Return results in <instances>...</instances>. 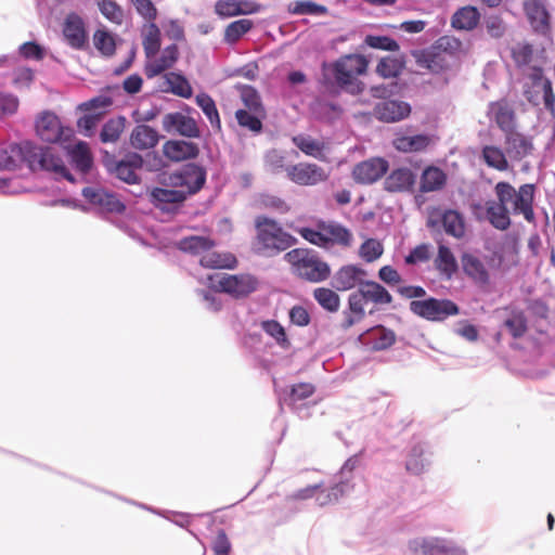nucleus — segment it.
<instances>
[{"label":"nucleus","instance_id":"nucleus-59","mask_svg":"<svg viewBox=\"0 0 555 555\" xmlns=\"http://www.w3.org/2000/svg\"><path fill=\"white\" fill-rule=\"evenodd\" d=\"M402 65L399 60L395 57H384L379 61L376 72L384 78L396 77L400 74Z\"/></svg>","mask_w":555,"mask_h":555},{"label":"nucleus","instance_id":"nucleus-11","mask_svg":"<svg viewBox=\"0 0 555 555\" xmlns=\"http://www.w3.org/2000/svg\"><path fill=\"white\" fill-rule=\"evenodd\" d=\"M170 181L173 186L179 188L185 194L186 198L203 188L206 182V171L202 166L190 163L184 165L179 172L172 175Z\"/></svg>","mask_w":555,"mask_h":555},{"label":"nucleus","instance_id":"nucleus-30","mask_svg":"<svg viewBox=\"0 0 555 555\" xmlns=\"http://www.w3.org/2000/svg\"><path fill=\"white\" fill-rule=\"evenodd\" d=\"M462 267L465 274L477 285L486 286L490 283V274L485 263L478 257L464 254L462 257Z\"/></svg>","mask_w":555,"mask_h":555},{"label":"nucleus","instance_id":"nucleus-34","mask_svg":"<svg viewBox=\"0 0 555 555\" xmlns=\"http://www.w3.org/2000/svg\"><path fill=\"white\" fill-rule=\"evenodd\" d=\"M158 133L147 125H138L130 135V144L137 150L153 149L158 143Z\"/></svg>","mask_w":555,"mask_h":555},{"label":"nucleus","instance_id":"nucleus-52","mask_svg":"<svg viewBox=\"0 0 555 555\" xmlns=\"http://www.w3.org/2000/svg\"><path fill=\"white\" fill-rule=\"evenodd\" d=\"M253 26L254 24L250 20L234 21L225 27L223 39L227 43L233 44L247 34Z\"/></svg>","mask_w":555,"mask_h":555},{"label":"nucleus","instance_id":"nucleus-64","mask_svg":"<svg viewBox=\"0 0 555 555\" xmlns=\"http://www.w3.org/2000/svg\"><path fill=\"white\" fill-rule=\"evenodd\" d=\"M437 555H468L467 551L452 540L439 537Z\"/></svg>","mask_w":555,"mask_h":555},{"label":"nucleus","instance_id":"nucleus-40","mask_svg":"<svg viewBox=\"0 0 555 555\" xmlns=\"http://www.w3.org/2000/svg\"><path fill=\"white\" fill-rule=\"evenodd\" d=\"M447 182L446 173L438 167H427L421 177L420 190L423 193L441 190Z\"/></svg>","mask_w":555,"mask_h":555},{"label":"nucleus","instance_id":"nucleus-62","mask_svg":"<svg viewBox=\"0 0 555 555\" xmlns=\"http://www.w3.org/2000/svg\"><path fill=\"white\" fill-rule=\"evenodd\" d=\"M298 233L311 244L326 248L322 223H319L317 229L302 227L298 229Z\"/></svg>","mask_w":555,"mask_h":555},{"label":"nucleus","instance_id":"nucleus-49","mask_svg":"<svg viewBox=\"0 0 555 555\" xmlns=\"http://www.w3.org/2000/svg\"><path fill=\"white\" fill-rule=\"evenodd\" d=\"M293 143L306 155L318 159L323 158L324 143L322 141L310 135L298 134L293 137Z\"/></svg>","mask_w":555,"mask_h":555},{"label":"nucleus","instance_id":"nucleus-61","mask_svg":"<svg viewBox=\"0 0 555 555\" xmlns=\"http://www.w3.org/2000/svg\"><path fill=\"white\" fill-rule=\"evenodd\" d=\"M236 120L241 127L247 128L253 132H260L262 129V124L260 119L245 109H237L235 113Z\"/></svg>","mask_w":555,"mask_h":555},{"label":"nucleus","instance_id":"nucleus-57","mask_svg":"<svg viewBox=\"0 0 555 555\" xmlns=\"http://www.w3.org/2000/svg\"><path fill=\"white\" fill-rule=\"evenodd\" d=\"M504 326L515 338L521 337L527 331V319L522 312H513L504 322Z\"/></svg>","mask_w":555,"mask_h":555},{"label":"nucleus","instance_id":"nucleus-24","mask_svg":"<svg viewBox=\"0 0 555 555\" xmlns=\"http://www.w3.org/2000/svg\"><path fill=\"white\" fill-rule=\"evenodd\" d=\"M179 56V50L176 44L166 47L159 57L149 59L145 65V74L149 78H153L164 70L173 66Z\"/></svg>","mask_w":555,"mask_h":555},{"label":"nucleus","instance_id":"nucleus-44","mask_svg":"<svg viewBox=\"0 0 555 555\" xmlns=\"http://www.w3.org/2000/svg\"><path fill=\"white\" fill-rule=\"evenodd\" d=\"M214 245V242L208 237L197 235L188 236L178 242L180 250L201 257Z\"/></svg>","mask_w":555,"mask_h":555},{"label":"nucleus","instance_id":"nucleus-3","mask_svg":"<svg viewBox=\"0 0 555 555\" xmlns=\"http://www.w3.org/2000/svg\"><path fill=\"white\" fill-rule=\"evenodd\" d=\"M366 68L367 62L362 55H346L334 63L323 65V82L327 87L358 94L363 90L359 76L364 74Z\"/></svg>","mask_w":555,"mask_h":555},{"label":"nucleus","instance_id":"nucleus-33","mask_svg":"<svg viewBox=\"0 0 555 555\" xmlns=\"http://www.w3.org/2000/svg\"><path fill=\"white\" fill-rule=\"evenodd\" d=\"M75 168L82 175L89 172L92 167V156L86 142L79 141L73 146L63 144Z\"/></svg>","mask_w":555,"mask_h":555},{"label":"nucleus","instance_id":"nucleus-29","mask_svg":"<svg viewBox=\"0 0 555 555\" xmlns=\"http://www.w3.org/2000/svg\"><path fill=\"white\" fill-rule=\"evenodd\" d=\"M363 344L373 350H385L393 345L396 335L391 330L384 326H376L360 336Z\"/></svg>","mask_w":555,"mask_h":555},{"label":"nucleus","instance_id":"nucleus-21","mask_svg":"<svg viewBox=\"0 0 555 555\" xmlns=\"http://www.w3.org/2000/svg\"><path fill=\"white\" fill-rule=\"evenodd\" d=\"M504 145L506 154L512 160H521L533 150L531 140L517 131L505 134Z\"/></svg>","mask_w":555,"mask_h":555},{"label":"nucleus","instance_id":"nucleus-41","mask_svg":"<svg viewBox=\"0 0 555 555\" xmlns=\"http://www.w3.org/2000/svg\"><path fill=\"white\" fill-rule=\"evenodd\" d=\"M142 44L147 59L156 56L160 48V30L155 23L142 27Z\"/></svg>","mask_w":555,"mask_h":555},{"label":"nucleus","instance_id":"nucleus-63","mask_svg":"<svg viewBox=\"0 0 555 555\" xmlns=\"http://www.w3.org/2000/svg\"><path fill=\"white\" fill-rule=\"evenodd\" d=\"M18 99L12 93L0 91V119L11 116L17 112Z\"/></svg>","mask_w":555,"mask_h":555},{"label":"nucleus","instance_id":"nucleus-45","mask_svg":"<svg viewBox=\"0 0 555 555\" xmlns=\"http://www.w3.org/2000/svg\"><path fill=\"white\" fill-rule=\"evenodd\" d=\"M439 537H416L408 542V551L412 555H437Z\"/></svg>","mask_w":555,"mask_h":555},{"label":"nucleus","instance_id":"nucleus-48","mask_svg":"<svg viewBox=\"0 0 555 555\" xmlns=\"http://www.w3.org/2000/svg\"><path fill=\"white\" fill-rule=\"evenodd\" d=\"M195 102L197 106L201 107L207 119L209 120L211 127L216 130L221 129V120L219 116V112L217 109L216 103L212 98L205 93H198L195 98Z\"/></svg>","mask_w":555,"mask_h":555},{"label":"nucleus","instance_id":"nucleus-15","mask_svg":"<svg viewBox=\"0 0 555 555\" xmlns=\"http://www.w3.org/2000/svg\"><path fill=\"white\" fill-rule=\"evenodd\" d=\"M286 172L288 179L299 185H314L327 178L323 168L315 164L293 165L286 168Z\"/></svg>","mask_w":555,"mask_h":555},{"label":"nucleus","instance_id":"nucleus-36","mask_svg":"<svg viewBox=\"0 0 555 555\" xmlns=\"http://www.w3.org/2000/svg\"><path fill=\"white\" fill-rule=\"evenodd\" d=\"M322 224L326 248L333 244H338L345 247L350 246L352 234L347 228L336 222H322Z\"/></svg>","mask_w":555,"mask_h":555},{"label":"nucleus","instance_id":"nucleus-53","mask_svg":"<svg viewBox=\"0 0 555 555\" xmlns=\"http://www.w3.org/2000/svg\"><path fill=\"white\" fill-rule=\"evenodd\" d=\"M313 297L323 309L330 312L338 311L340 298L333 289L325 287L315 288Z\"/></svg>","mask_w":555,"mask_h":555},{"label":"nucleus","instance_id":"nucleus-60","mask_svg":"<svg viewBox=\"0 0 555 555\" xmlns=\"http://www.w3.org/2000/svg\"><path fill=\"white\" fill-rule=\"evenodd\" d=\"M360 256L366 262H373L383 254V245L373 238L366 240L360 247Z\"/></svg>","mask_w":555,"mask_h":555},{"label":"nucleus","instance_id":"nucleus-6","mask_svg":"<svg viewBox=\"0 0 555 555\" xmlns=\"http://www.w3.org/2000/svg\"><path fill=\"white\" fill-rule=\"evenodd\" d=\"M360 464L358 455L350 456L341 466L336 475V481L327 488L322 490L317 496V504L319 506H326L337 503L341 498L349 495L356 487L354 470Z\"/></svg>","mask_w":555,"mask_h":555},{"label":"nucleus","instance_id":"nucleus-58","mask_svg":"<svg viewBox=\"0 0 555 555\" xmlns=\"http://www.w3.org/2000/svg\"><path fill=\"white\" fill-rule=\"evenodd\" d=\"M244 105L255 114L262 113V104L259 93L253 87H244L241 92Z\"/></svg>","mask_w":555,"mask_h":555},{"label":"nucleus","instance_id":"nucleus-16","mask_svg":"<svg viewBox=\"0 0 555 555\" xmlns=\"http://www.w3.org/2000/svg\"><path fill=\"white\" fill-rule=\"evenodd\" d=\"M367 272L359 266L347 264L341 267L332 279V286L339 292H346L354 287L360 288L365 281Z\"/></svg>","mask_w":555,"mask_h":555},{"label":"nucleus","instance_id":"nucleus-37","mask_svg":"<svg viewBox=\"0 0 555 555\" xmlns=\"http://www.w3.org/2000/svg\"><path fill=\"white\" fill-rule=\"evenodd\" d=\"M360 293L363 295L366 302H374L376 305H387L392 301V297L389 292L374 281H365L361 284L360 288H358Z\"/></svg>","mask_w":555,"mask_h":555},{"label":"nucleus","instance_id":"nucleus-51","mask_svg":"<svg viewBox=\"0 0 555 555\" xmlns=\"http://www.w3.org/2000/svg\"><path fill=\"white\" fill-rule=\"evenodd\" d=\"M288 12L294 15L320 16L327 13V8L313 1H293L288 4Z\"/></svg>","mask_w":555,"mask_h":555},{"label":"nucleus","instance_id":"nucleus-14","mask_svg":"<svg viewBox=\"0 0 555 555\" xmlns=\"http://www.w3.org/2000/svg\"><path fill=\"white\" fill-rule=\"evenodd\" d=\"M143 166V158L137 153H129L122 159L108 164V170L119 180L135 184L140 181L139 170Z\"/></svg>","mask_w":555,"mask_h":555},{"label":"nucleus","instance_id":"nucleus-19","mask_svg":"<svg viewBox=\"0 0 555 555\" xmlns=\"http://www.w3.org/2000/svg\"><path fill=\"white\" fill-rule=\"evenodd\" d=\"M82 195L89 203L96 205L104 210L120 212L125 209L124 204L118 199V197L104 189L93 186L85 188L82 190Z\"/></svg>","mask_w":555,"mask_h":555},{"label":"nucleus","instance_id":"nucleus-54","mask_svg":"<svg viewBox=\"0 0 555 555\" xmlns=\"http://www.w3.org/2000/svg\"><path fill=\"white\" fill-rule=\"evenodd\" d=\"M125 128V118L118 117L106 121L101 130L100 138L104 143L116 142Z\"/></svg>","mask_w":555,"mask_h":555},{"label":"nucleus","instance_id":"nucleus-55","mask_svg":"<svg viewBox=\"0 0 555 555\" xmlns=\"http://www.w3.org/2000/svg\"><path fill=\"white\" fill-rule=\"evenodd\" d=\"M100 12L112 23L117 25L124 22V10L113 0H100L99 3Z\"/></svg>","mask_w":555,"mask_h":555},{"label":"nucleus","instance_id":"nucleus-46","mask_svg":"<svg viewBox=\"0 0 555 555\" xmlns=\"http://www.w3.org/2000/svg\"><path fill=\"white\" fill-rule=\"evenodd\" d=\"M164 79L165 91H170L181 98H191L192 87L183 76L176 73H168L164 76Z\"/></svg>","mask_w":555,"mask_h":555},{"label":"nucleus","instance_id":"nucleus-28","mask_svg":"<svg viewBox=\"0 0 555 555\" xmlns=\"http://www.w3.org/2000/svg\"><path fill=\"white\" fill-rule=\"evenodd\" d=\"M366 301L359 289L351 293L348 298V309L344 311L343 328L347 330L361 322L365 317Z\"/></svg>","mask_w":555,"mask_h":555},{"label":"nucleus","instance_id":"nucleus-8","mask_svg":"<svg viewBox=\"0 0 555 555\" xmlns=\"http://www.w3.org/2000/svg\"><path fill=\"white\" fill-rule=\"evenodd\" d=\"M494 193L496 201L490 199L485 204L487 220L493 228L505 231L512 223L508 209L511 190L504 185L500 188L494 186Z\"/></svg>","mask_w":555,"mask_h":555},{"label":"nucleus","instance_id":"nucleus-25","mask_svg":"<svg viewBox=\"0 0 555 555\" xmlns=\"http://www.w3.org/2000/svg\"><path fill=\"white\" fill-rule=\"evenodd\" d=\"M443 231L457 240L465 236L466 223L464 216L454 209H444L439 212V221Z\"/></svg>","mask_w":555,"mask_h":555},{"label":"nucleus","instance_id":"nucleus-26","mask_svg":"<svg viewBox=\"0 0 555 555\" xmlns=\"http://www.w3.org/2000/svg\"><path fill=\"white\" fill-rule=\"evenodd\" d=\"M524 9L532 28L538 33L545 34L548 29L550 15L542 1L526 0Z\"/></svg>","mask_w":555,"mask_h":555},{"label":"nucleus","instance_id":"nucleus-2","mask_svg":"<svg viewBox=\"0 0 555 555\" xmlns=\"http://www.w3.org/2000/svg\"><path fill=\"white\" fill-rule=\"evenodd\" d=\"M204 283L208 285L209 289L201 291L198 295L202 296L206 307L214 311L219 310L221 307V301L217 295V292L227 293L235 298H242L256 292L259 286L258 279L249 273L208 274Z\"/></svg>","mask_w":555,"mask_h":555},{"label":"nucleus","instance_id":"nucleus-42","mask_svg":"<svg viewBox=\"0 0 555 555\" xmlns=\"http://www.w3.org/2000/svg\"><path fill=\"white\" fill-rule=\"evenodd\" d=\"M480 14L474 7L457 10L452 17V26L460 30H472L479 23Z\"/></svg>","mask_w":555,"mask_h":555},{"label":"nucleus","instance_id":"nucleus-22","mask_svg":"<svg viewBox=\"0 0 555 555\" xmlns=\"http://www.w3.org/2000/svg\"><path fill=\"white\" fill-rule=\"evenodd\" d=\"M63 34L73 48L81 49L87 42L85 23L82 18L75 13L67 15L65 18Z\"/></svg>","mask_w":555,"mask_h":555},{"label":"nucleus","instance_id":"nucleus-17","mask_svg":"<svg viewBox=\"0 0 555 555\" xmlns=\"http://www.w3.org/2000/svg\"><path fill=\"white\" fill-rule=\"evenodd\" d=\"M388 169V163L384 158H371L353 168L354 180L362 184H371L377 181Z\"/></svg>","mask_w":555,"mask_h":555},{"label":"nucleus","instance_id":"nucleus-10","mask_svg":"<svg viewBox=\"0 0 555 555\" xmlns=\"http://www.w3.org/2000/svg\"><path fill=\"white\" fill-rule=\"evenodd\" d=\"M36 131L41 140L50 143L67 144L74 135L73 128L63 126L51 112H44L38 117Z\"/></svg>","mask_w":555,"mask_h":555},{"label":"nucleus","instance_id":"nucleus-31","mask_svg":"<svg viewBox=\"0 0 555 555\" xmlns=\"http://www.w3.org/2000/svg\"><path fill=\"white\" fill-rule=\"evenodd\" d=\"M185 199V194L176 186L173 189L154 188L151 191L152 203L162 210H169L170 205H179Z\"/></svg>","mask_w":555,"mask_h":555},{"label":"nucleus","instance_id":"nucleus-32","mask_svg":"<svg viewBox=\"0 0 555 555\" xmlns=\"http://www.w3.org/2000/svg\"><path fill=\"white\" fill-rule=\"evenodd\" d=\"M489 116L494 120L498 127L505 133L514 130V112L507 103L496 102L489 106Z\"/></svg>","mask_w":555,"mask_h":555},{"label":"nucleus","instance_id":"nucleus-56","mask_svg":"<svg viewBox=\"0 0 555 555\" xmlns=\"http://www.w3.org/2000/svg\"><path fill=\"white\" fill-rule=\"evenodd\" d=\"M533 80L534 87L539 88L543 92V99L546 108H551L555 102L551 81L543 76L542 70L540 69L534 72Z\"/></svg>","mask_w":555,"mask_h":555},{"label":"nucleus","instance_id":"nucleus-9","mask_svg":"<svg viewBox=\"0 0 555 555\" xmlns=\"http://www.w3.org/2000/svg\"><path fill=\"white\" fill-rule=\"evenodd\" d=\"M502 185L511 190L508 205H511L512 212L514 215H521L528 222H533L535 219L533 210L535 185L525 183L516 190L511 183L500 181L495 184V188H500Z\"/></svg>","mask_w":555,"mask_h":555},{"label":"nucleus","instance_id":"nucleus-27","mask_svg":"<svg viewBox=\"0 0 555 555\" xmlns=\"http://www.w3.org/2000/svg\"><path fill=\"white\" fill-rule=\"evenodd\" d=\"M164 155L173 162H182L194 158L198 154V147L195 143L184 140H170L163 146Z\"/></svg>","mask_w":555,"mask_h":555},{"label":"nucleus","instance_id":"nucleus-13","mask_svg":"<svg viewBox=\"0 0 555 555\" xmlns=\"http://www.w3.org/2000/svg\"><path fill=\"white\" fill-rule=\"evenodd\" d=\"M162 125L167 133H177L186 138H198L201 134L195 119L181 112L166 114L163 117Z\"/></svg>","mask_w":555,"mask_h":555},{"label":"nucleus","instance_id":"nucleus-1","mask_svg":"<svg viewBox=\"0 0 555 555\" xmlns=\"http://www.w3.org/2000/svg\"><path fill=\"white\" fill-rule=\"evenodd\" d=\"M22 164H26L31 171H49L56 179L74 182V177L63 159L51 147L39 146L29 141L0 146V169H14Z\"/></svg>","mask_w":555,"mask_h":555},{"label":"nucleus","instance_id":"nucleus-35","mask_svg":"<svg viewBox=\"0 0 555 555\" xmlns=\"http://www.w3.org/2000/svg\"><path fill=\"white\" fill-rule=\"evenodd\" d=\"M199 263L208 269H234L237 264V259L231 253H219L211 248L201 257Z\"/></svg>","mask_w":555,"mask_h":555},{"label":"nucleus","instance_id":"nucleus-18","mask_svg":"<svg viewBox=\"0 0 555 555\" xmlns=\"http://www.w3.org/2000/svg\"><path fill=\"white\" fill-rule=\"evenodd\" d=\"M431 464V452L424 442H416L410 447L405 457V468L413 475L425 473Z\"/></svg>","mask_w":555,"mask_h":555},{"label":"nucleus","instance_id":"nucleus-12","mask_svg":"<svg viewBox=\"0 0 555 555\" xmlns=\"http://www.w3.org/2000/svg\"><path fill=\"white\" fill-rule=\"evenodd\" d=\"M313 392V385L300 383L286 388L279 395V400L281 403L283 402L289 405L300 418H308L310 416V406L306 400L310 398Z\"/></svg>","mask_w":555,"mask_h":555},{"label":"nucleus","instance_id":"nucleus-5","mask_svg":"<svg viewBox=\"0 0 555 555\" xmlns=\"http://www.w3.org/2000/svg\"><path fill=\"white\" fill-rule=\"evenodd\" d=\"M256 225L258 230L256 249L262 256L272 257L295 243V238L284 232L274 220L258 217Z\"/></svg>","mask_w":555,"mask_h":555},{"label":"nucleus","instance_id":"nucleus-47","mask_svg":"<svg viewBox=\"0 0 555 555\" xmlns=\"http://www.w3.org/2000/svg\"><path fill=\"white\" fill-rule=\"evenodd\" d=\"M506 151L494 145H486L482 149V159L491 168L499 171H505L508 169Z\"/></svg>","mask_w":555,"mask_h":555},{"label":"nucleus","instance_id":"nucleus-38","mask_svg":"<svg viewBox=\"0 0 555 555\" xmlns=\"http://www.w3.org/2000/svg\"><path fill=\"white\" fill-rule=\"evenodd\" d=\"M431 142L428 134L402 135L393 140V146L400 152L412 153L424 151Z\"/></svg>","mask_w":555,"mask_h":555},{"label":"nucleus","instance_id":"nucleus-39","mask_svg":"<svg viewBox=\"0 0 555 555\" xmlns=\"http://www.w3.org/2000/svg\"><path fill=\"white\" fill-rule=\"evenodd\" d=\"M260 328L274 340L275 345L282 350H289L292 341L285 327L276 320H264L260 322Z\"/></svg>","mask_w":555,"mask_h":555},{"label":"nucleus","instance_id":"nucleus-7","mask_svg":"<svg viewBox=\"0 0 555 555\" xmlns=\"http://www.w3.org/2000/svg\"><path fill=\"white\" fill-rule=\"evenodd\" d=\"M410 310L423 319L436 322L443 321L460 312L459 306L452 300L434 297L411 301Z\"/></svg>","mask_w":555,"mask_h":555},{"label":"nucleus","instance_id":"nucleus-43","mask_svg":"<svg viewBox=\"0 0 555 555\" xmlns=\"http://www.w3.org/2000/svg\"><path fill=\"white\" fill-rule=\"evenodd\" d=\"M435 266L437 270L448 279H450L456 272L457 262L453 253L448 246L443 244L439 245L438 254L435 259Z\"/></svg>","mask_w":555,"mask_h":555},{"label":"nucleus","instance_id":"nucleus-20","mask_svg":"<svg viewBox=\"0 0 555 555\" xmlns=\"http://www.w3.org/2000/svg\"><path fill=\"white\" fill-rule=\"evenodd\" d=\"M411 112L408 103L402 101L386 100L377 103L374 107V115L385 122H396L406 117Z\"/></svg>","mask_w":555,"mask_h":555},{"label":"nucleus","instance_id":"nucleus-23","mask_svg":"<svg viewBox=\"0 0 555 555\" xmlns=\"http://www.w3.org/2000/svg\"><path fill=\"white\" fill-rule=\"evenodd\" d=\"M416 182V176L410 168H398L392 170L384 181L385 190L388 192H409Z\"/></svg>","mask_w":555,"mask_h":555},{"label":"nucleus","instance_id":"nucleus-50","mask_svg":"<svg viewBox=\"0 0 555 555\" xmlns=\"http://www.w3.org/2000/svg\"><path fill=\"white\" fill-rule=\"evenodd\" d=\"M93 44L104 56H112L116 51V37L105 28L98 29L93 34Z\"/></svg>","mask_w":555,"mask_h":555},{"label":"nucleus","instance_id":"nucleus-4","mask_svg":"<svg viewBox=\"0 0 555 555\" xmlns=\"http://www.w3.org/2000/svg\"><path fill=\"white\" fill-rule=\"evenodd\" d=\"M284 258L294 273L308 282L319 283L331 275L330 266L314 250L295 248L286 253Z\"/></svg>","mask_w":555,"mask_h":555}]
</instances>
